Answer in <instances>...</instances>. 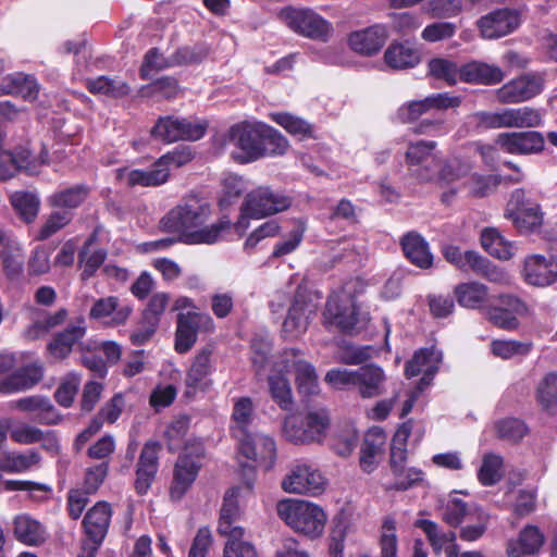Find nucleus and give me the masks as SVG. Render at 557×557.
<instances>
[{
    "label": "nucleus",
    "instance_id": "f257e3e1",
    "mask_svg": "<svg viewBox=\"0 0 557 557\" xmlns=\"http://www.w3.org/2000/svg\"><path fill=\"white\" fill-rule=\"evenodd\" d=\"M461 101L460 96H453L449 92L432 94L423 99L403 103L396 111L395 120L401 124L417 123L412 128L417 135L441 134L444 133L445 128L443 119H420L431 111H445L458 108Z\"/></svg>",
    "mask_w": 557,
    "mask_h": 557
},
{
    "label": "nucleus",
    "instance_id": "f03ea898",
    "mask_svg": "<svg viewBox=\"0 0 557 557\" xmlns=\"http://www.w3.org/2000/svg\"><path fill=\"white\" fill-rule=\"evenodd\" d=\"M211 216L209 202L193 197L173 207L161 220L160 228L165 233L180 235V242L186 245H206L193 240V235L207 228Z\"/></svg>",
    "mask_w": 557,
    "mask_h": 557
},
{
    "label": "nucleus",
    "instance_id": "7ed1b4c3",
    "mask_svg": "<svg viewBox=\"0 0 557 557\" xmlns=\"http://www.w3.org/2000/svg\"><path fill=\"white\" fill-rule=\"evenodd\" d=\"M276 511L278 517L295 532L310 539L321 536L324 531L326 513L313 503L301 499H283L277 503Z\"/></svg>",
    "mask_w": 557,
    "mask_h": 557
},
{
    "label": "nucleus",
    "instance_id": "20e7f679",
    "mask_svg": "<svg viewBox=\"0 0 557 557\" xmlns=\"http://www.w3.org/2000/svg\"><path fill=\"white\" fill-rule=\"evenodd\" d=\"M441 251L444 259L461 272H472L492 283L509 284L508 273L478 251H462L460 247L451 244L444 245Z\"/></svg>",
    "mask_w": 557,
    "mask_h": 557
},
{
    "label": "nucleus",
    "instance_id": "39448f33",
    "mask_svg": "<svg viewBox=\"0 0 557 557\" xmlns=\"http://www.w3.org/2000/svg\"><path fill=\"white\" fill-rule=\"evenodd\" d=\"M205 457V447L200 441H193L185 445L180 454L173 471L170 486L172 499H181L195 482L201 469V459Z\"/></svg>",
    "mask_w": 557,
    "mask_h": 557
},
{
    "label": "nucleus",
    "instance_id": "423d86ee",
    "mask_svg": "<svg viewBox=\"0 0 557 557\" xmlns=\"http://www.w3.org/2000/svg\"><path fill=\"white\" fill-rule=\"evenodd\" d=\"M263 124L242 122L231 126L228 138L231 144L238 149L233 153V159L237 163L246 164L264 157Z\"/></svg>",
    "mask_w": 557,
    "mask_h": 557
},
{
    "label": "nucleus",
    "instance_id": "0eeeda50",
    "mask_svg": "<svg viewBox=\"0 0 557 557\" xmlns=\"http://www.w3.org/2000/svg\"><path fill=\"white\" fill-rule=\"evenodd\" d=\"M525 302L512 294H498L491 297L483 314L495 327L504 331H516L519 325V315L525 314Z\"/></svg>",
    "mask_w": 557,
    "mask_h": 557
},
{
    "label": "nucleus",
    "instance_id": "6e6552de",
    "mask_svg": "<svg viewBox=\"0 0 557 557\" xmlns=\"http://www.w3.org/2000/svg\"><path fill=\"white\" fill-rule=\"evenodd\" d=\"M212 356L213 348L205 346L193 358L184 379L183 397L186 400H194L199 394L203 395L211 391V375L214 372Z\"/></svg>",
    "mask_w": 557,
    "mask_h": 557
},
{
    "label": "nucleus",
    "instance_id": "1a4fd4ad",
    "mask_svg": "<svg viewBox=\"0 0 557 557\" xmlns=\"http://www.w3.org/2000/svg\"><path fill=\"white\" fill-rule=\"evenodd\" d=\"M281 14L294 32L310 39L327 41L333 33L332 24L310 9L285 8Z\"/></svg>",
    "mask_w": 557,
    "mask_h": 557
},
{
    "label": "nucleus",
    "instance_id": "9d476101",
    "mask_svg": "<svg viewBox=\"0 0 557 557\" xmlns=\"http://www.w3.org/2000/svg\"><path fill=\"white\" fill-rule=\"evenodd\" d=\"M208 128L207 122H193L188 119H178L173 115L161 116L151 129V135L165 143L177 140H199Z\"/></svg>",
    "mask_w": 557,
    "mask_h": 557
},
{
    "label": "nucleus",
    "instance_id": "9b49d317",
    "mask_svg": "<svg viewBox=\"0 0 557 557\" xmlns=\"http://www.w3.org/2000/svg\"><path fill=\"white\" fill-rule=\"evenodd\" d=\"M250 220L258 219L249 209L245 210V205L242 202L239 215L235 222L232 221L226 211L222 212L215 222L208 225L206 230L193 235V240L205 242L206 245H214L224 239L225 235L231 231H234L238 237H243L250 226Z\"/></svg>",
    "mask_w": 557,
    "mask_h": 557
},
{
    "label": "nucleus",
    "instance_id": "f8f14e48",
    "mask_svg": "<svg viewBox=\"0 0 557 557\" xmlns=\"http://www.w3.org/2000/svg\"><path fill=\"white\" fill-rule=\"evenodd\" d=\"M315 311L317 305L312 301L311 293L306 286L299 285L282 325L285 337L296 338L304 334L308 329L310 315Z\"/></svg>",
    "mask_w": 557,
    "mask_h": 557
},
{
    "label": "nucleus",
    "instance_id": "ddd939ff",
    "mask_svg": "<svg viewBox=\"0 0 557 557\" xmlns=\"http://www.w3.org/2000/svg\"><path fill=\"white\" fill-rule=\"evenodd\" d=\"M213 329L214 322L208 313L180 312L176 318L175 351L188 352L196 344L199 331L211 332Z\"/></svg>",
    "mask_w": 557,
    "mask_h": 557
},
{
    "label": "nucleus",
    "instance_id": "4468645a",
    "mask_svg": "<svg viewBox=\"0 0 557 557\" xmlns=\"http://www.w3.org/2000/svg\"><path fill=\"white\" fill-rule=\"evenodd\" d=\"M243 203L260 220L288 210L293 199L269 186H258L245 195Z\"/></svg>",
    "mask_w": 557,
    "mask_h": 557
},
{
    "label": "nucleus",
    "instance_id": "2eb2a0df",
    "mask_svg": "<svg viewBox=\"0 0 557 557\" xmlns=\"http://www.w3.org/2000/svg\"><path fill=\"white\" fill-rule=\"evenodd\" d=\"M86 333L85 319L79 317L75 323H70L63 330L53 334L46 346V351L53 359L63 361L71 356L75 347L81 351L88 350V346L83 343Z\"/></svg>",
    "mask_w": 557,
    "mask_h": 557
},
{
    "label": "nucleus",
    "instance_id": "dca6fc26",
    "mask_svg": "<svg viewBox=\"0 0 557 557\" xmlns=\"http://www.w3.org/2000/svg\"><path fill=\"white\" fill-rule=\"evenodd\" d=\"M359 308L355 296L330 297L323 312L326 327L334 326L343 334L351 333L358 322Z\"/></svg>",
    "mask_w": 557,
    "mask_h": 557
},
{
    "label": "nucleus",
    "instance_id": "f3484780",
    "mask_svg": "<svg viewBox=\"0 0 557 557\" xmlns=\"http://www.w3.org/2000/svg\"><path fill=\"white\" fill-rule=\"evenodd\" d=\"M545 79L540 73H530L504 84L496 91L497 100L500 103H520L528 101L544 89Z\"/></svg>",
    "mask_w": 557,
    "mask_h": 557
},
{
    "label": "nucleus",
    "instance_id": "a211bd4d",
    "mask_svg": "<svg viewBox=\"0 0 557 557\" xmlns=\"http://www.w3.org/2000/svg\"><path fill=\"white\" fill-rule=\"evenodd\" d=\"M495 141L504 152L515 156L540 154L545 150V137L537 131L500 133Z\"/></svg>",
    "mask_w": 557,
    "mask_h": 557
},
{
    "label": "nucleus",
    "instance_id": "6ab92c4d",
    "mask_svg": "<svg viewBox=\"0 0 557 557\" xmlns=\"http://www.w3.org/2000/svg\"><path fill=\"white\" fill-rule=\"evenodd\" d=\"M476 24L483 38L496 39L513 33L521 24V14L517 9H496L481 16Z\"/></svg>",
    "mask_w": 557,
    "mask_h": 557
},
{
    "label": "nucleus",
    "instance_id": "aec40b11",
    "mask_svg": "<svg viewBox=\"0 0 557 557\" xmlns=\"http://www.w3.org/2000/svg\"><path fill=\"white\" fill-rule=\"evenodd\" d=\"M161 444L158 441H147L140 451L136 465L134 488L140 496L146 495L153 483L159 469V453Z\"/></svg>",
    "mask_w": 557,
    "mask_h": 557
},
{
    "label": "nucleus",
    "instance_id": "412c9836",
    "mask_svg": "<svg viewBox=\"0 0 557 557\" xmlns=\"http://www.w3.org/2000/svg\"><path fill=\"white\" fill-rule=\"evenodd\" d=\"M436 148V143L433 140H418L409 143L405 161L408 170L420 182H430L434 176V170L431 166L433 163V150Z\"/></svg>",
    "mask_w": 557,
    "mask_h": 557
},
{
    "label": "nucleus",
    "instance_id": "4be33fe9",
    "mask_svg": "<svg viewBox=\"0 0 557 557\" xmlns=\"http://www.w3.org/2000/svg\"><path fill=\"white\" fill-rule=\"evenodd\" d=\"M282 488L293 494L318 495L324 490V479L318 470L298 465L284 478Z\"/></svg>",
    "mask_w": 557,
    "mask_h": 557
},
{
    "label": "nucleus",
    "instance_id": "5701e85b",
    "mask_svg": "<svg viewBox=\"0 0 557 557\" xmlns=\"http://www.w3.org/2000/svg\"><path fill=\"white\" fill-rule=\"evenodd\" d=\"M45 369L39 362H30L13 369L0 380V394L9 395L36 386L44 379Z\"/></svg>",
    "mask_w": 557,
    "mask_h": 557
},
{
    "label": "nucleus",
    "instance_id": "b1692460",
    "mask_svg": "<svg viewBox=\"0 0 557 557\" xmlns=\"http://www.w3.org/2000/svg\"><path fill=\"white\" fill-rule=\"evenodd\" d=\"M400 247L406 259L414 267L428 270L433 267L434 256L428 240L417 231H409L400 237Z\"/></svg>",
    "mask_w": 557,
    "mask_h": 557
},
{
    "label": "nucleus",
    "instance_id": "393cba45",
    "mask_svg": "<svg viewBox=\"0 0 557 557\" xmlns=\"http://www.w3.org/2000/svg\"><path fill=\"white\" fill-rule=\"evenodd\" d=\"M239 486H232L224 494L218 525V532L223 536H232L237 539L243 537L245 534L244 528L234 525V522L239 517Z\"/></svg>",
    "mask_w": 557,
    "mask_h": 557
},
{
    "label": "nucleus",
    "instance_id": "a878e982",
    "mask_svg": "<svg viewBox=\"0 0 557 557\" xmlns=\"http://www.w3.org/2000/svg\"><path fill=\"white\" fill-rule=\"evenodd\" d=\"M388 38L386 26L376 24L349 35L350 48L363 55L376 54Z\"/></svg>",
    "mask_w": 557,
    "mask_h": 557
},
{
    "label": "nucleus",
    "instance_id": "bb28decb",
    "mask_svg": "<svg viewBox=\"0 0 557 557\" xmlns=\"http://www.w3.org/2000/svg\"><path fill=\"white\" fill-rule=\"evenodd\" d=\"M524 278L534 286H548L557 281V261L541 255H532L524 260Z\"/></svg>",
    "mask_w": 557,
    "mask_h": 557
},
{
    "label": "nucleus",
    "instance_id": "cd10ccee",
    "mask_svg": "<svg viewBox=\"0 0 557 557\" xmlns=\"http://www.w3.org/2000/svg\"><path fill=\"white\" fill-rule=\"evenodd\" d=\"M115 178L125 182L127 187H157L166 183L170 178L165 169L156 165V161L148 170L120 168L115 170Z\"/></svg>",
    "mask_w": 557,
    "mask_h": 557
},
{
    "label": "nucleus",
    "instance_id": "c85d7f7f",
    "mask_svg": "<svg viewBox=\"0 0 557 557\" xmlns=\"http://www.w3.org/2000/svg\"><path fill=\"white\" fill-rule=\"evenodd\" d=\"M112 518L111 505L106 500L97 502L83 518L82 527L88 539L103 540L108 534Z\"/></svg>",
    "mask_w": 557,
    "mask_h": 557
},
{
    "label": "nucleus",
    "instance_id": "c756f323",
    "mask_svg": "<svg viewBox=\"0 0 557 557\" xmlns=\"http://www.w3.org/2000/svg\"><path fill=\"white\" fill-rule=\"evenodd\" d=\"M39 85L34 75L15 72L3 76L0 81V95L21 97L24 100H36Z\"/></svg>",
    "mask_w": 557,
    "mask_h": 557
},
{
    "label": "nucleus",
    "instance_id": "7c9ffc66",
    "mask_svg": "<svg viewBox=\"0 0 557 557\" xmlns=\"http://www.w3.org/2000/svg\"><path fill=\"white\" fill-rule=\"evenodd\" d=\"M386 380L383 369L374 363H366L356 370L355 387L362 398H373L383 394Z\"/></svg>",
    "mask_w": 557,
    "mask_h": 557
},
{
    "label": "nucleus",
    "instance_id": "2f4dec72",
    "mask_svg": "<svg viewBox=\"0 0 557 557\" xmlns=\"http://www.w3.org/2000/svg\"><path fill=\"white\" fill-rule=\"evenodd\" d=\"M454 297L459 306L480 310L483 313L492 296L485 284L471 281L457 284L454 288Z\"/></svg>",
    "mask_w": 557,
    "mask_h": 557
},
{
    "label": "nucleus",
    "instance_id": "473e14b6",
    "mask_svg": "<svg viewBox=\"0 0 557 557\" xmlns=\"http://www.w3.org/2000/svg\"><path fill=\"white\" fill-rule=\"evenodd\" d=\"M545 543L542 531L532 524L525 525L519 533L517 541H511L507 547L508 557L535 556Z\"/></svg>",
    "mask_w": 557,
    "mask_h": 557
},
{
    "label": "nucleus",
    "instance_id": "72a5a7b5",
    "mask_svg": "<svg viewBox=\"0 0 557 557\" xmlns=\"http://www.w3.org/2000/svg\"><path fill=\"white\" fill-rule=\"evenodd\" d=\"M386 442V434L380 426H372L364 434L360 448L359 465L360 468L371 473L376 468V456L383 451Z\"/></svg>",
    "mask_w": 557,
    "mask_h": 557
},
{
    "label": "nucleus",
    "instance_id": "f704fd0d",
    "mask_svg": "<svg viewBox=\"0 0 557 557\" xmlns=\"http://www.w3.org/2000/svg\"><path fill=\"white\" fill-rule=\"evenodd\" d=\"M504 79L499 66L480 61H471L461 65L460 82L467 84L495 85Z\"/></svg>",
    "mask_w": 557,
    "mask_h": 557
},
{
    "label": "nucleus",
    "instance_id": "c9c22d12",
    "mask_svg": "<svg viewBox=\"0 0 557 557\" xmlns=\"http://www.w3.org/2000/svg\"><path fill=\"white\" fill-rule=\"evenodd\" d=\"M384 61L393 70L412 69L420 63L421 54L408 41H393L384 52Z\"/></svg>",
    "mask_w": 557,
    "mask_h": 557
},
{
    "label": "nucleus",
    "instance_id": "e433bc0d",
    "mask_svg": "<svg viewBox=\"0 0 557 557\" xmlns=\"http://www.w3.org/2000/svg\"><path fill=\"white\" fill-rule=\"evenodd\" d=\"M89 194L90 187L88 185L76 184L55 190L47 198V203L50 208L69 210L74 213V210L86 201Z\"/></svg>",
    "mask_w": 557,
    "mask_h": 557
},
{
    "label": "nucleus",
    "instance_id": "4c0bfd02",
    "mask_svg": "<svg viewBox=\"0 0 557 557\" xmlns=\"http://www.w3.org/2000/svg\"><path fill=\"white\" fill-rule=\"evenodd\" d=\"M33 162L32 152L27 148L18 147L14 150L0 152V182H7L21 171L29 169Z\"/></svg>",
    "mask_w": 557,
    "mask_h": 557
},
{
    "label": "nucleus",
    "instance_id": "58836bf2",
    "mask_svg": "<svg viewBox=\"0 0 557 557\" xmlns=\"http://www.w3.org/2000/svg\"><path fill=\"white\" fill-rule=\"evenodd\" d=\"M411 434V425L409 422L403 423L394 434L391 442L389 467L393 474L399 478L405 472L407 461V442Z\"/></svg>",
    "mask_w": 557,
    "mask_h": 557
},
{
    "label": "nucleus",
    "instance_id": "ea45409f",
    "mask_svg": "<svg viewBox=\"0 0 557 557\" xmlns=\"http://www.w3.org/2000/svg\"><path fill=\"white\" fill-rule=\"evenodd\" d=\"M520 234H529L543 224L544 214L537 203L523 205L506 214Z\"/></svg>",
    "mask_w": 557,
    "mask_h": 557
},
{
    "label": "nucleus",
    "instance_id": "a19ab883",
    "mask_svg": "<svg viewBox=\"0 0 557 557\" xmlns=\"http://www.w3.org/2000/svg\"><path fill=\"white\" fill-rule=\"evenodd\" d=\"M271 120L298 140L317 139L314 125L289 112L270 114Z\"/></svg>",
    "mask_w": 557,
    "mask_h": 557
},
{
    "label": "nucleus",
    "instance_id": "79ce46f5",
    "mask_svg": "<svg viewBox=\"0 0 557 557\" xmlns=\"http://www.w3.org/2000/svg\"><path fill=\"white\" fill-rule=\"evenodd\" d=\"M441 363L442 352L440 350L434 346L423 347L414 351L411 359L406 362L404 374L407 379H411L424 372V370H431L434 367L436 370H440Z\"/></svg>",
    "mask_w": 557,
    "mask_h": 557
},
{
    "label": "nucleus",
    "instance_id": "37998d69",
    "mask_svg": "<svg viewBox=\"0 0 557 557\" xmlns=\"http://www.w3.org/2000/svg\"><path fill=\"white\" fill-rule=\"evenodd\" d=\"M13 524L14 536L18 542L29 546H36L45 542V528L29 516H17Z\"/></svg>",
    "mask_w": 557,
    "mask_h": 557
},
{
    "label": "nucleus",
    "instance_id": "c03bdc74",
    "mask_svg": "<svg viewBox=\"0 0 557 557\" xmlns=\"http://www.w3.org/2000/svg\"><path fill=\"white\" fill-rule=\"evenodd\" d=\"M482 507L476 504H469L461 498L450 497L443 509V521L450 528H458Z\"/></svg>",
    "mask_w": 557,
    "mask_h": 557
},
{
    "label": "nucleus",
    "instance_id": "a18cd8bd",
    "mask_svg": "<svg viewBox=\"0 0 557 557\" xmlns=\"http://www.w3.org/2000/svg\"><path fill=\"white\" fill-rule=\"evenodd\" d=\"M41 318L36 319L26 330L25 336L29 339H38L49 334L53 329L62 325L67 317L66 308H60L55 312L40 311Z\"/></svg>",
    "mask_w": 557,
    "mask_h": 557
},
{
    "label": "nucleus",
    "instance_id": "49530a36",
    "mask_svg": "<svg viewBox=\"0 0 557 557\" xmlns=\"http://www.w3.org/2000/svg\"><path fill=\"white\" fill-rule=\"evenodd\" d=\"M481 245L491 256L509 260L513 256V245L497 228L486 227L481 233Z\"/></svg>",
    "mask_w": 557,
    "mask_h": 557
},
{
    "label": "nucleus",
    "instance_id": "de8ad7c7",
    "mask_svg": "<svg viewBox=\"0 0 557 557\" xmlns=\"http://www.w3.org/2000/svg\"><path fill=\"white\" fill-rule=\"evenodd\" d=\"M86 88L92 95H106L114 99L124 98L131 92L126 82L104 75L87 79Z\"/></svg>",
    "mask_w": 557,
    "mask_h": 557
},
{
    "label": "nucleus",
    "instance_id": "09e8293b",
    "mask_svg": "<svg viewBox=\"0 0 557 557\" xmlns=\"http://www.w3.org/2000/svg\"><path fill=\"white\" fill-rule=\"evenodd\" d=\"M10 203L20 219L25 223H33L39 212L40 199L32 191L17 190L10 196Z\"/></svg>",
    "mask_w": 557,
    "mask_h": 557
},
{
    "label": "nucleus",
    "instance_id": "8fccbe9b",
    "mask_svg": "<svg viewBox=\"0 0 557 557\" xmlns=\"http://www.w3.org/2000/svg\"><path fill=\"white\" fill-rule=\"evenodd\" d=\"M40 455L35 450L27 453H4L0 456V470L8 473H22L39 463Z\"/></svg>",
    "mask_w": 557,
    "mask_h": 557
},
{
    "label": "nucleus",
    "instance_id": "3c124183",
    "mask_svg": "<svg viewBox=\"0 0 557 557\" xmlns=\"http://www.w3.org/2000/svg\"><path fill=\"white\" fill-rule=\"evenodd\" d=\"M461 65L449 59L433 58L428 62V75L447 86H455L460 81Z\"/></svg>",
    "mask_w": 557,
    "mask_h": 557
},
{
    "label": "nucleus",
    "instance_id": "603ef678",
    "mask_svg": "<svg viewBox=\"0 0 557 557\" xmlns=\"http://www.w3.org/2000/svg\"><path fill=\"white\" fill-rule=\"evenodd\" d=\"M210 54L207 42L200 41L194 45H184L172 53V64L175 66L197 65L203 62Z\"/></svg>",
    "mask_w": 557,
    "mask_h": 557
},
{
    "label": "nucleus",
    "instance_id": "864d4df0",
    "mask_svg": "<svg viewBox=\"0 0 557 557\" xmlns=\"http://www.w3.org/2000/svg\"><path fill=\"white\" fill-rule=\"evenodd\" d=\"M508 128H533L543 125V113L533 107L508 108Z\"/></svg>",
    "mask_w": 557,
    "mask_h": 557
},
{
    "label": "nucleus",
    "instance_id": "5fc2aeb1",
    "mask_svg": "<svg viewBox=\"0 0 557 557\" xmlns=\"http://www.w3.org/2000/svg\"><path fill=\"white\" fill-rule=\"evenodd\" d=\"M490 524V515L482 508L459 528L458 539L472 543L481 540Z\"/></svg>",
    "mask_w": 557,
    "mask_h": 557
},
{
    "label": "nucleus",
    "instance_id": "6e6d98bb",
    "mask_svg": "<svg viewBox=\"0 0 557 557\" xmlns=\"http://www.w3.org/2000/svg\"><path fill=\"white\" fill-rule=\"evenodd\" d=\"M246 184L242 176L230 174L222 181V191L218 199V207L225 212L233 206L245 193Z\"/></svg>",
    "mask_w": 557,
    "mask_h": 557
},
{
    "label": "nucleus",
    "instance_id": "4d7b16f0",
    "mask_svg": "<svg viewBox=\"0 0 557 557\" xmlns=\"http://www.w3.org/2000/svg\"><path fill=\"white\" fill-rule=\"evenodd\" d=\"M269 391L272 399L283 410L293 408V395L289 381L282 373L271 374L268 377Z\"/></svg>",
    "mask_w": 557,
    "mask_h": 557
},
{
    "label": "nucleus",
    "instance_id": "13d9d810",
    "mask_svg": "<svg viewBox=\"0 0 557 557\" xmlns=\"http://www.w3.org/2000/svg\"><path fill=\"white\" fill-rule=\"evenodd\" d=\"M74 218V213L69 210L52 211L46 219L45 223L38 230L35 239L46 240L52 235L67 226Z\"/></svg>",
    "mask_w": 557,
    "mask_h": 557
},
{
    "label": "nucleus",
    "instance_id": "bf43d9fd",
    "mask_svg": "<svg viewBox=\"0 0 557 557\" xmlns=\"http://www.w3.org/2000/svg\"><path fill=\"white\" fill-rule=\"evenodd\" d=\"M174 67L172 64V54L164 57L159 48L152 47L147 50L139 67V77L144 81L150 78L151 72H160Z\"/></svg>",
    "mask_w": 557,
    "mask_h": 557
},
{
    "label": "nucleus",
    "instance_id": "052dcab7",
    "mask_svg": "<svg viewBox=\"0 0 557 557\" xmlns=\"http://www.w3.org/2000/svg\"><path fill=\"white\" fill-rule=\"evenodd\" d=\"M91 242L92 238H89L78 252V262L81 265H84L81 273L82 281H87L92 277L107 258V251L104 249H97L88 255V248Z\"/></svg>",
    "mask_w": 557,
    "mask_h": 557
},
{
    "label": "nucleus",
    "instance_id": "680f3d73",
    "mask_svg": "<svg viewBox=\"0 0 557 557\" xmlns=\"http://www.w3.org/2000/svg\"><path fill=\"white\" fill-rule=\"evenodd\" d=\"M536 400L546 411H553L557 407V373L546 374L537 385Z\"/></svg>",
    "mask_w": 557,
    "mask_h": 557
},
{
    "label": "nucleus",
    "instance_id": "e2e57ef3",
    "mask_svg": "<svg viewBox=\"0 0 557 557\" xmlns=\"http://www.w3.org/2000/svg\"><path fill=\"white\" fill-rule=\"evenodd\" d=\"M295 371L298 393L304 396L317 394L319 385L315 369L309 362L298 361Z\"/></svg>",
    "mask_w": 557,
    "mask_h": 557
},
{
    "label": "nucleus",
    "instance_id": "0e129e2a",
    "mask_svg": "<svg viewBox=\"0 0 557 557\" xmlns=\"http://www.w3.org/2000/svg\"><path fill=\"white\" fill-rule=\"evenodd\" d=\"M190 146L178 145L156 160V165L165 169L170 174L171 168H182L194 159Z\"/></svg>",
    "mask_w": 557,
    "mask_h": 557
},
{
    "label": "nucleus",
    "instance_id": "69168bd1",
    "mask_svg": "<svg viewBox=\"0 0 557 557\" xmlns=\"http://www.w3.org/2000/svg\"><path fill=\"white\" fill-rule=\"evenodd\" d=\"M532 349V343L516 339H494L491 343V351L502 359H510L515 356H527Z\"/></svg>",
    "mask_w": 557,
    "mask_h": 557
},
{
    "label": "nucleus",
    "instance_id": "338daca9",
    "mask_svg": "<svg viewBox=\"0 0 557 557\" xmlns=\"http://www.w3.org/2000/svg\"><path fill=\"white\" fill-rule=\"evenodd\" d=\"M503 459L494 454H487L483 457L482 465L478 471V480L483 486L496 484L500 478Z\"/></svg>",
    "mask_w": 557,
    "mask_h": 557
},
{
    "label": "nucleus",
    "instance_id": "774afa93",
    "mask_svg": "<svg viewBox=\"0 0 557 557\" xmlns=\"http://www.w3.org/2000/svg\"><path fill=\"white\" fill-rule=\"evenodd\" d=\"M305 435L312 437V443H320L330 426V418L324 411H310L304 417Z\"/></svg>",
    "mask_w": 557,
    "mask_h": 557
}]
</instances>
